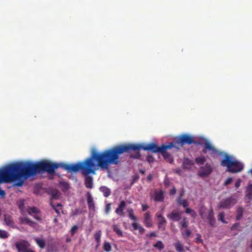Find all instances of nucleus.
Masks as SVG:
<instances>
[{"label":"nucleus","mask_w":252,"mask_h":252,"mask_svg":"<svg viewBox=\"0 0 252 252\" xmlns=\"http://www.w3.org/2000/svg\"><path fill=\"white\" fill-rule=\"evenodd\" d=\"M101 231L100 230L96 232L94 235V239L97 243L96 248L98 247L101 241Z\"/></svg>","instance_id":"a878e982"},{"label":"nucleus","mask_w":252,"mask_h":252,"mask_svg":"<svg viewBox=\"0 0 252 252\" xmlns=\"http://www.w3.org/2000/svg\"><path fill=\"white\" fill-rule=\"evenodd\" d=\"M112 228L113 231L119 236L123 237V233L122 230L119 228V227L116 224H113L112 225Z\"/></svg>","instance_id":"b1692460"},{"label":"nucleus","mask_w":252,"mask_h":252,"mask_svg":"<svg viewBox=\"0 0 252 252\" xmlns=\"http://www.w3.org/2000/svg\"><path fill=\"white\" fill-rule=\"evenodd\" d=\"M239 226V223H235V224H234L232 227H231V229L232 230H235L236 229L238 226Z\"/></svg>","instance_id":"6e6d98bb"},{"label":"nucleus","mask_w":252,"mask_h":252,"mask_svg":"<svg viewBox=\"0 0 252 252\" xmlns=\"http://www.w3.org/2000/svg\"><path fill=\"white\" fill-rule=\"evenodd\" d=\"M188 226V222L186 219H184L182 222L180 223V227L181 229L183 228H186Z\"/></svg>","instance_id":"ea45409f"},{"label":"nucleus","mask_w":252,"mask_h":252,"mask_svg":"<svg viewBox=\"0 0 252 252\" xmlns=\"http://www.w3.org/2000/svg\"><path fill=\"white\" fill-rule=\"evenodd\" d=\"M34 240L36 242L37 245L41 248L43 249L45 246V241L43 239H39L37 237L34 238Z\"/></svg>","instance_id":"393cba45"},{"label":"nucleus","mask_w":252,"mask_h":252,"mask_svg":"<svg viewBox=\"0 0 252 252\" xmlns=\"http://www.w3.org/2000/svg\"><path fill=\"white\" fill-rule=\"evenodd\" d=\"M154 247L159 251H161L164 248V245L162 241H158L156 244L154 245Z\"/></svg>","instance_id":"f704fd0d"},{"label":"nucleus","mask_w":252,"mask_h":252,"mask_svg":"<svg viewBox=\"0 0 252 252\" xmlns=\"http://www.w3.org/2000/svg\"><path fill=\"white\" fill-rule=\"evenodd\" d=\"M20 221L21 223L27 224L31 226H33L35 224V222L32 221L31 219L27 217L21 218Z\"/></svg>","instance_id":"aec40b11"},{"label":"nucleus","mask_w":252,"mask_h":252,"mask_svg":"<svg viewBox=\"0 0 252 252\" xmlns=\"http://www.w3.org/2000/svg\"><path fill=\"white\" fill-rule=\"evenodd\" d=\"M51 205L53 207V208L55 210L56 213L58 216L60 215V210L62 209V205L60 203H58L57 205H53L52 203H51Z\"/></svg>","instance_id":"7c9ffc66"},{"label":"nucleus","mask_w":252,"mask_h":252,"mask_svg":"<svg viewBox=\"0 0 252 252\" xmlns=\"http://www.w3.org/2000/svg\"><path fill=\"white\" fill-rule=\"evenodd\" d=\"M191 234V231L189 229H186L185 230L182 231V235L184 239H186L188 238Z\"/></svg>","instance_id":"72a5a7b5"},{"label":"nucleus","mask_w":252,"mask_h":252,"mask_svg":"<svg viewBox=\"0 0 252 252\" xmlns=\"http://www.w3.org/2000/svg\"><path fill=\"white\" fill-rule=\"evenodd\" d=\"M103 249L106 252H110L112 247L109 242H105L103 245Z\"/></svg>","instance_id":"473e14b6"},{"label":"nucleus","mask_w":252,"mask_h":252,"mask_svg":"<svg viewBox=\"0 0 252 252\" xmlns=\"http://www.w3.org/2000/svg\"><path fill=\"white\" fill-rule=\"evenodd\" d=\"M78 212H79L78 209H75L73 213V215H74V216L77 215L78 214Z\"/></svg>","instance_id":"bf43d9fd"},{"label":"nucleus","mask_w":252,"mask_h":252,"mask_svg":"<svg viewBox=\"0 0 252 252\" xmlns=\"http://www.w3.org/2000/svg\"><path fill=\"white\" fill-rule=\"evenodd\" d=\"M232 182V178L231 177L228 178L224 182L225 186L229 185Z\"/></svg>","instance_id":"de8ad7c7"},{"label":"nucleus","mask_w":252,"mask_h":252,"mask_svg":"<svg viewBox=\"0 0 252 252\" xmlns=\"http://www.w3.org/2000/svg\"><path fill=\"white\" fill-rule=\"evenodd\" d=\"M4 220L6 225L8 226H12L14 224L12 218L10 215L5 214L4 215Z\"/></svg>","instance_id":"a211bd4d"},{"label":"nucleus","mask_w":252,"mask_h":252,"mask_svg":"<svg viewBox=\"0 0 252 252\" xmlns=\"http://www.w3.org/2000/svg\"><path fill=\"white\" fill-rule=\"evenodd\" d=\"M71 238H69V237H67V238H66V242L67 243H69V242H71Z\"/></svg>","instance_id":"052dcab7"},{"label":"nucleus","mask_w":252,"mask_h":252,"mask_svg":"<svg viewBox=\"0 0 252 252\" xmlns=\"http://www.w3.org/2000/svg\"><path fill=\"white\" fill-rule=\"evenodd\" d=\"M149 208V206L146 204H142V210L143 211H145Z\"/></svg>","instance_id":"8fccbe9b"},{"label":"nucleus","mask_w":252,"mask_h":252,"mask_svg":"<svg viewBox=\"0 0 252 252\" xmlns=\"http://www.w3.org/2000/svg\"><path fill=\"white\" fill-rule=\"evenodd\" d=\"M23 207H24V204L23 203H21L19 205V208L20 209H21Z\"/></svg>","instance_id":"e2e57ef3"},{"label":"nucleus","mask_w":252,"mask_h":252,"mask_svg":"<svg viewBox=\"0 0 252 252\" xmlns=\"http://www.w3.org/2000/svg\"><path fill=\"white\" fill-rule=\"evenodd\" d=\"M126 206V203L124 200L120 202L118 207L115 210V213L120 216L124 215V210Z\"/></svg>","instance_id":"ddd939ff"},{"label":"nucleus","mask_w":252,"mask_h":252,"mask_svg":"<svg viewBox=\"0 0 252 252\" xmlns=\"http://www.w3.org/2000/svg\"><path fill=\"white\" fill-rule=\"evenodd\" d=\"M214 214L213 210L212 209L209 210L207 216V219L209 221L210 225H211L212 226H213L216 222V220L214 218Z\"/></svg>","instance_id":"dca6fc26"},{"label":"nucleus","mask_w":252,"mask_h":252,"mask_svg":"<svg viewBox=\"0 0 252 252\" xmlns=\"http://www.w3.org/2000/svg\"><path fill=\"white\" fill-rule=\"evenodd\" d=\"M236 201L234 199L229 197L222 200L218 205L219 208L228 209L232 207Z\"/></svg>","instance_id":"0eeeda50"},{"label":"nucleus","mask_w":252,"mask_h":252,"mask_svg":"<svg viewBox=\"0 0 252 252\" xmlns=\"http://www.w3.org/2000/svg\"><path fill=\"white\" fill-rule=\"evenodd\" d=\"M58 218L57 217H55L54 219V222L57 223L58 222Z\"/></svg>","instance_id":"680f3d73"},{"label":"nucleus","mask_w":252,"mask_h":252,"mask_svg":"<svg viewBox=\"0 0 252 252\" xmlns=\"http://www.w3.org/2000/svg\"><path fill=\"white\" fill-rule=\"evenodd\" d=\"M111 203H108L105 206V212L106 214H108L111 210Z\"/></svg>","instance_id":"37998d69"},{"label":"nucleus","mask_w":252,"mask_h":252,"mask_svg":"<svg viewBox=\"0 0 252 252\" xmlns=\"http://www.w3.org/2000/svg\"><path fill=\"white\" fill-rule=\"evenodd\" d=\"M246 196L249 199H252V184L248 186L246 190Z\"/></svg>","instance_id":"cd10ccee"},{"label":"nucleus","mask_w":252,"mask_h":252,"mask_svg":"<svg viewBox=\"0 0 252 252\" xmlns=\"http://www.w3.org/2000/svg\"><path fill=\"white\" fill-rule=\"evenodd\" d=\"M35 220H41V219L40 218V217L38 215V214H34L33 215V216H32Z\"/></svg>","instance_id":"603ef678"},{"label":"nucleus","mask_w":252,"mask_h":252,"mask_svg":"<svg viewBox=\"0 0 252 252\" xmlns=\"http://www.w3.org/2000/svg\"><path fill=\"white\" fill-rule=\"evenodd\" d=\"M206 158L203 156L198 157L195 158V161L196 164L198 165H201L204 164V163L206 161Z\"/></svg>","instance_id":"c85d7f7f"},{"label":"nucleus","mask_w":252,"mask_h":252,"mask_svg":"<svg viewBox=\"0 0 252 252\" xmlns=\"http://www.w3.org/2000/svg\"><path fill=\"white\" fill-rule=\"evenodd\" d=\"M185 212L187 214H190L192 218H194L196 216V212L193 210H192L190 208L187 207Z\"/></svg>","instance_id":"c9c22d12"},{"label":"nucleus","mask_w":252,"mask_h":252,"mask_svg":"<svg viewBox=\"0 0 252 252\" xmlns=\"http://www.w3.org/2000/svg\"><path fill=\"white\" fill-rule=\"evenodd\" d=\"M242 180L240 179H238L235 184V186L236 188H238L240 186V184Z\"/></svg>","instance_id":"09e8293b"},{"label":"nucleus","mask_w":252,"mask_h":252,"mask_svg":"<svg viewBox=\"0 0 252 252\" xmlns=\"http://www.w3.org/2000/svg\"><path fill=\"white\" fill-rule=\"evenodd\" d=\"M146 236L148 237H156L157 236V234L155 232H153L150 234H147Z\"/></svg>","instance_id":"864d4df0"},{"label":"nucleus","mask_w":252,"mask_h":252,"mask_svg":"<svg viewBox=\"0 0 252 252\" xmlns=\"http://www.w3.org/2000/svg\"><path fill=\"white\" fill-rule=\"evenodd\" d=\"M167 217L172 221H179L181 219V215L180 213L177 212H172L170 214L167 215Z\"/></svg>","instance_id":"4468645a"},{"label":"nucleus","mask_w":252,"mask_h":252,"mask_svg":"<svg viewBox=\"0 0 252 252\" xmlns=\"http://www.w3.org/2000/svg\"><path fill=\"white\" fill-rule=\"evenodd\" d=\"M194 143L203 146L204 149L202 150V153L206 154L207 151H208L209 154L213 158H215L221 155V153L215 148V147L206 139H201L197 142L195 141Z\"/></svg>","instance_id":"39448f33"},{"label":"nucleus","mask_w":252,"mask_h":252,"mask_svg":"<svg viewBox=\"0 0 252 252\" xmlns=\"http://www.w3.org/2000/svg\"><path fill=\"white\" fill-rule=\"evenodd\" d=\"M8 233L4 230L0 229V238L1 239H6L9 236Z\"/></svg>","instance_id":"e433bc0d"},{"label":"nucleus","mask_w":252,"mask_h":252,"mask_svg":"<svg viewBox=\"0 0 252 252\" xmlns=\"http://www.w3.org/2000/svg\"><path fill=\"white\" fill-rule=\"evenodd\" d=\"M138 176H135L134 177V178H133V181H136V180H138Z\"/></svg>","instance_id":"69168bd1"},{"label":"nucleus","mask_w":252,"mask_h":252,"mask_svg":"<svg viewBox=\"0 0 252 252\" xmlns=\"http://www.w3.org/2000/svg\"><path fill=\"white\" fill-rule=\"evenodd\" d=\"M163 157H164V159L169 160L170 162L173 161V159L171 158V156L170 154H169L168 153L166 152V151L164 153H161Z\"/></svg>","instance_id":"58836bf2"},{"label":"nucleus","mask_w":252,"mask_h":252,"mask_svg":"<svg viewBox=\"0 0 252 252\" xmlns=\"http://www.w3.org/2000/svg\"><path fill=\"white\" fill-rule=\"evenodd\" d=\"M26 252H34L33 251L31 250V249H28Z\"/></svg>","instance_id":"338daca9"},{"label":"nucleus","mask_w":252,"mask_h":252,"mask_svg":"<svg viewBox=\"0 0 252 252\" xmlns=\"http://www.w3.org/2000/svg\"><path fill=\"white\" fill-rule=\"evenodd\" d=\"M87 201L89 209L90 211L94 212L95 211V204L93 197L90 192H88L87 193Z\"/></svg>","instance_id":"9d476101"},{"label":"nucleus","mask_w":252,"mask_h":252,"mask_svg":"<svg viewBox=\"0 0 252 252\" xmlns=\"http://www.w3.org/2000/svg\"><path fill=\"white\" fill-rule=\"evenodd\" d=\"M155 158L152 156H148L147 157V161L149 163H152L154 161Z\"/></svg>","instance_id":"a18cd8bd"},{"label":"nucleus","mask_w":252,"mask_h":252,"mask_svg":"<svg viewBox=\"0 0 252 252\" xmlns=\"http://www.w3.org/2000/svg\"><path fill=\"white\" fill-rule=\"evenodd\" d=\"M193 164L194 163L192 160L189 158H185L184 159L183 163V168L185 169H189Z\"/></svg>","instance_id":"f3484780"},{"label":"nucleus","mask_w":252,"mask_h":252,"mask_svg":"<svg viewBox=\"0 0 252 252\" xmlns=\"http://www.w3.org/2000/svg\"><path fill=\"white\" fill-rule=\"evenodd\" d=\"M40 212L39 210L35 207H32L28 209V213L31 216L38 214Z\"/></svg>","instance_id":"5701e85b"},{"label":"nucleus","mask_w":252,"mask_h":252,"mask_svg":"<svg viewBox=\"0 0 252 252\" xmlns=\"http://www.w3.org/2000/svg\"><path fill=\"white\" fill-rule=\"evenodd\" d=\"M47 251L48 252H57L58 249L53 244H51L48 245Z\"/></svg>","instance_id":"4c0bfd02"},{"label":"nucleus","mask_w":252,"mask_h":252,"mask_svg":"<svg viewBox=\"0 0 252 252\" xmlns=\"http://www.w3.org/2000/svg\"><path fill=\"white\" fill-rule=\"evenodd\" d=\"M251 247L252 248V241L251 242Z\"/></svg>","instance_id":"774afa93"},{"label":"nucleus","mask_w":252,"mask_h":252,"mask_svg":"<svg viewBox=\"0 0 252 252\" xmlns=\"http://www.w3.org/2000/svg\"><path fill=\"white\" fill-rule=\"evenodd\" d=\"M176 250L178 252H183L184 251V247L180 241H177L174 244Z\"/></svg>","instance_id":"bb28decb"},{"label":"nucleus","mask_w":252,"mask_h":252,"mask_svg":"<svg viewBox=\"0 0 252 252\" xmlns=\"http://www.w3.org/2000/svg\"><path fill=\"white\" fill-rule=\"evenodd\" d=\"M112 148L101 152H93L90 157L84 161H79L76 164L58 163L47 160L41 161V173L46 172L49 174L55 173L56 169L62 167L68 172H77L80 171L85 176V185L87 189L93 187V178L89 176L90 174H95V170L99 167L106 169L110 164H118L119 163Z\"/></svg>","instance_id":"f257e3e1"},{"label":"nucleus","mask_w":252,"mask_h":252,"mask_svg":"<svg viewBox=\"0 0 252 252\" xmlns=\"http://www.w3.org/2000/svg\"><path fill=\"white\" fill-rule=\"evenodd\" d=\"M164 199V191L155 190L154 193V200L157 202H163Z\"/></svg>","instance_id":"f8f14e48"},{"label":"nucleus","mask_w":252,"mask_h":252,"mask_svg":"<svg viewBox=\"0 0 252 252\" xmlns=\"http://www.w3.org/2000/svg\"><path fill=\"white\" fill-rule=\"evenodd\" d=\"M174 147H175V145L173 142L169 143L167 145L162 144L160 147H158L156 144L153 143H149L146 146H143L141 144L127 143L115 146L112 147V149L118 160L119 156L125 153H130L131 151H136L135 154H130V158L139 159L141 157L140 151L141 149L145 151H150L153 153H164L167 150L170 149Z\"/></svg>","instance_id":"7ed1b4c3"},{"label":"nucleus","mask_w":252,"mask_h":252,"mask_svg":"<svg viewBox=\"0 0 252 252\" xmlns=\"http://www.w3.org/2000/svg\"><path fill=\"white\" fill-rule=\"evenodd\" d=\"M224 213H220L219 215V220L221 221L224 222Z\"/></svg>","instance_id":"49530a36"},{"label":"nucleus","mask_w":252,"mask_h":252,"mask_svg":"<svg viewBox=\"0 0 252 252\" xmlns=\"http://www.w3.org/2000/svg\"><path fill=\"white\" fill-rule=\"evenodd\" d=\"M195 143L193 137L188 134H183L177 137L175 143L180 145L181 147L184 145H190Z\"/></svg>","instance_id":"423d86ee"},{"label":"nucleus","mask_w":252,"mask_h":252,"mask_svg":"<svg viewBox=\"0 0 252 252\" xmlns=\"http://www.w3.org/2000/svg\"><path fill=\"white\" fill-rule=\"evenodd\" d=\"M196 236L197 237L195 238V242L197 244L203 243V240L201 239V235L200 234L198 233L196 234Z\"/></svg>","instance_id":"a19ab883"},{"label":"nucleus","mask_w":252,"mask_h":252,"mask_svg":"<svg viewBox=\"0 0 252 252\" xmlns=\"http://www.w3.org/2000/svg\"><path fill=\"white\" fill-rule=\"evenodd\" d=\"M156 217L158 219V229L162 231L165 230L167 221L162 214L157 213L156 214Z\"/></svg>","instance_id":"1a4fd4ad"},{"label":"nucleus","mask_w":252,"mask_h":252,"mask_svg":"<svg viewBox=\"0 0 252 252\" xmlns=\"http://www.w3.org/2000/svg\"><path fill=\"white\" fill-rule=\"evenodd\" d=\"M244 210L242 207L238 208L237 210L236 220H240L243 215Z\"/></svg>","instance_id":"2f4dec72"},{"label":"nucleus","mask_w":252,"mask_h":252,"mask_svg":"<svg viewBox=\"0 0 252 252\" xmlns=\"http://www.w3.org/2000/svg\"><path fill=\"white\" fill-rule=\"evenodd\" d=\"M42 167L41 161L35 163L19 161L9 164L0 169V183H10L21 178L26 180L37 173H41ZM4 194V191L0 189V195Z\"/></svg>","instance_id":"f03ea898"},{"label":"nucleus","mask_w":252,"mask_h":252,"mask_svg":"<svg viewBox=\"0 0 252 252\" xmlns=\"http://www.w3.org/2000/svg\"><path fill=\"white\" fill-rule=\"evenodd\" d=\"M127 213L129 218L133 220L134 222L137 221L136 217L134 215L133 210L132 208L127 209Z\"/></svg>","instance_id":"c756f323"},{"label":"nucleus","mask_w":252,"mask_h":252,"mask_svg":"<svg viewBox=\"0 0 252 252\" xmlns=\"http://www.w3.org/2000/svg\"><path fill=\"white\" fill-rule=\"evenodd\" d=\"M131 226L133 230H138L140 234H143L145 231V229L138 223L133 222L131 224Z\"/></svg>","instance_id":"6ab92c4d"},{"label":"nucleus","mask_w":252,"mask_h":252,"mask_svg":"<svg viewBox=\"0 0 252 252\" xmlns=\"http://www.w3.org/2000/svg\"><path fill=\"white\" fill-rule=\"evenodd\" d=\"M78 229V227L77 225H74L71 228V229L70 230V233H71V234L72 236H73L75 234V233Z\"/></svg>","instance_id":"79ce46f5"},{"label":"nucleus","mask_w":252,"mask_h":252,"mask_svg":"<svg viewBox=\"0 0 252 252\" xmlns=\"http://www.w3.org/2000/svg\"><path fill=\"white\" fill-rule=\"evenodd\" d=\"M153 179V176L151 174L149 175L147 177V179L148 181H151Z\"/></svg>","instance_id":"13d9d810"},{"label":"nucleus","mask_w":252,"mask_h":252,"mask_svg":"<svg viewBox=\"0 0 252 252\" xmlns=\"http://www.w3.org/2000/svg\"><path fill=\"white\" fill-rule=\"evenodd\" d=\"M212 171L213 168L212 166L209 163H206L204 166L200 167L198 175L200 177H205L209 176Z\"/></svg>","instance_id":"6e6552de"},{"label":"nucleus","mask_w":252,"mask_h":252,"mask_svg":"<svg viewBox=\"0 0 252 252\" xmlns=\"http://www.w3.org/2000/svg\"><path fill=\"white\" fill-rule=\"evenodd\" d=\"M24 181L23 180L18 182L14 184L15 186L21 187L23 185Z\"/></svg>","instance_id":"3c124183"},{"label":"nucleus","mask_w":252,"mask_h":252,"mask_svg":"<svg viewBox=\"0 0 252 252\" xmlns=\"http://www.w3.org/2000/svg\"><path fill=\"white\" fill-rule=\"evenodd\" d=\"M143 223L147 227L150 228L153 226L152 217L150 212H147L144 214Z\"/></svg>","instance_id":"9b49d317"},{"label":"nucleus","mask_w":252,"mask_h":252,"mask_svg":"<svg viewBox=\"0 0 252 252\" xmlns=\"http://www.w3.org/2000/svg\"><path fill=\"white\" fill-rule=\"evenodd\" d=\"M61 185L64 188L65 190H67L69 188V185L65 182H61Z\"/></svg>","instance_id":"c03bdc74"},{"label":"nucleus","mask_w":252,"mask_h":252,"mask_svg":"<svg viewBox=\"0 0 252 252\" xmlns=\"http://www.w3.org/2000/svg\"><path fill=\"white\" fill-rule=\"evenodd\" d=\"M176 202L178 205L182 206L184 208L188 207L189 205L187 199H177Z\"/></svg>","instance_id":"4be33fe9"},{"label":"nucleus","mask_w":252,"mask_h":252,"mask_svg":"<svg viewBox=\"0 0 252 252\" xmlns=\"http://www.w3.org/2000/svg\"><path fill=\"white\" fill-rule=\"evenodd\" d=\"M221 166L226 167V171L232 173H237L241 171L243 164L237 160H232L231 156L226 155L220 162Z\"/></svg>","instance_id":"20e7f679"},{"label":"nucleus","mask_w":252,"mask_h":252,"mask_svg":"<svg viewBox=\"0 0 252 252\" xmlns=\"http://www.w3.org/2000/svg\"><path fill=\"white\" fill-rule=\"evenodd\" d=\"M15 246L18 252H26L28 249L27 245L22 242H16Z\"/></svg>","instance_id":"2eb2a0df"},{"label":"nucleus","mask_w":252,"mask_h":252,"mask_svg":"<svg viewBox=\"0 0 252 252\" xmlns=\"http://www.w3.org/2000/svg\"><path fill=\"white\" fill-rule=\"evenodd\" d=\"M99 190L105 197H108L111 194L110 189L106 187L102 186L99 188Z\"/></svg>","instance_id":"412c9836"},{"label":"nucleus","mask_w":252,"mask_h":252,"mask_svg":"<svg viewBox=\"0 0 252 252\" xmlns=\"http://www.w3.org/2000/svg\"><path fill=\"white\" fill-rule=\"evenodd\" d=\"M184 194H185V190H184V189H183L181 190V191L180 192V195L179 196V197L177 199H181V198H182V197L184 195Z\"/></svg>","instance_id":"4d7b16f0"},{"label":"nucleus","mask_w":252,"mask_h":252,"mask_svg":"<svg viewBox=\"0 0 252 252\" xmlns=\"http://www.w3.org/2000/svg\"><path fill=\"white\" fill-rule=\"evenodd\" d=\"M140 173H141L142 174H144L145 173V171L143 169L140 170Z\"/></svg>","instance_id":"0e129e2a"},{"label":"nucleus","mask_w":252,"mask_h":252,"mask_svg":"<svg viewBox=\"0 0 252 252\" xmlns=\"http://www.w3.org/2000/svg\"><path fill=\"white\" fill-rule=\"evenodd\" d=\"M176 192V189L175 188H173L170 191V194L172 195L175 194Z\"/></svg>","instance_id":"5fc2aeb1"}]
</instances>
